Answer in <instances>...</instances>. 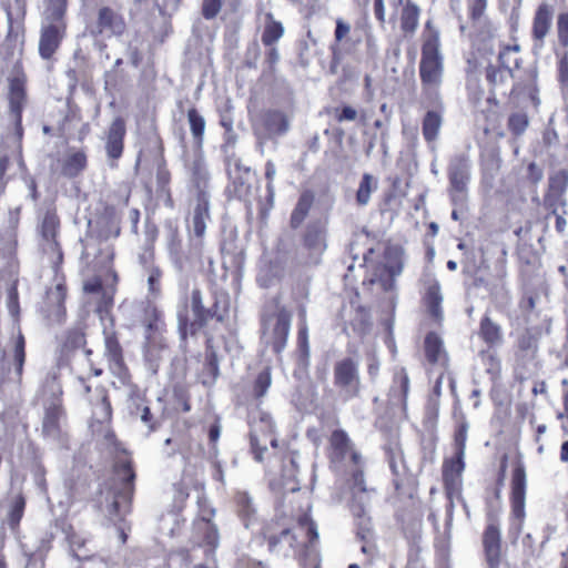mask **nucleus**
I'll return each mask as SVG.
<instances>
[{"label": "nucleus", "mask_w": 568, "mask_h": 568, "mask_svg": "<svg viewBox=\"0 0 568 568\" xmlns=\"http://www.w3.org/2000/svg\"><path fill=\"white\" fill-rule=\"evenodd\" d=\"M172 398L176 409L183 413L191 410V394L187 385L175 384L172 388Z\"/></svg>", "instance_id": "nucleus-45"}, {"label": "nucleus", "mask_w": 568, "mask_h": 568, "mask_svg": "<svg viewBox=\"0 0 568 568\" xmlns=\"http://www.w3.org/2000/svg\"><path fill=\"white\" fill-rule=\"evenodd\" d=\"M71 551L79 561H87L93 558V554L87 548V542L80 539L75 534L69 537Z\"/></svg>", "instance_id": "nucleus-52"}, {"label": "nucleus", "mask_w": 568, "mask_h": 568, "mask_svg": "<svg viewBox=\"0 0 568 568\" xmlns=\"http://www.w3.org/2000/svg\"><path fill=\"white\" fill-rule=\"evenodd\" d=\"M298 528L306 531L310 542L315 541L318 538L317 527L313 519L304 514L298 518Z\"/></svg>", "instance_id": "nucleus-61"}, {"label": "nucleus", "mask_w": 568, "mask_h": 568, "mask_svg": "<svg viewBox=\"0 0 568 568\" xmlns=\"http://www.w3.org/2000/svg\"><path fill=\"white\" fill-rule=\"evenodd\" d=\"M557 33L559 43L568 47V13H560L557 20Z\"/></svg>", "instance_id": "nucleus-63"}, {"label": "nucleus", "mask_w": 568, "mask_h": 568, "mask_svg": "<svg viewBox=\"0 0 568 568\" xmlns=\"http://www.w3.org/2000/svg\"><path fill=\"white\" fill-rule=\"evenodd\" d=\"M374 489L352 493L351 511L356 520L357 535L366 539L372 532V521L368 516Z\"/></svg>", "instance_id": "nucleus-17"}, {"label": "nucleus", "mask_w": 568, "mask_h": 568, "mask_svg": "<svg viewBox=\"0 0 568 568\" xmlns=\"http://www.w3.org/2000/svg\"><path fill=\"white\" fill-rule=\"evenodd\" d=\"M469 425L465 418L458 424L454 434V447L455 452H459V455L465 454L466 440Z\"/></svg>", "instance_id": "nucleus-56"}, {"label": "nucleus", "mask_w": 568, "mask_h": 568, "mask_svg": "<svg viewBox=\"0 0 568 568\" xmlns=\"http://www.w3.org/2000/svg\"><path fill=\"white\" fill-rule=\"evenodd\" d=\"M61 221L55 209H49L44 212L39 232L43 241L49 245L51 253V264L53 272L58 275L63 264L64 255L58 235L60 232Z\"/></svg>", "instance_id": "nucleus-12"}, {"label": "nucleus", "mask_w": 568, "mask_h": 568, "mask_svg": "<svg viewBox=\"0 0 568 568\" xmlns=\"http://www.w3.org/2000/svg\"><path fill=\"white\" fill-rule=\"evenodd\" d=\"M87 344V335L83 327H71L63 334L61 342V353L70 355L75 351L83 348Z\"/></svg>", "instance_id": "nucleus-32"}, {"label": "nucleus", "mask_w": 568, "mask_h": 568, "mask_svg": "<svg viewBox=\"0 0 568 568\" xmlns=\"http://www.w3.org/2000/svg\"><path fill=\"white\" fill-rule=\"evenodd\" d=\"M60 175L70 180L80 176L88 168V154L84 149H69L59 160Z\"/></svg>", "instance_id": "nucleus-22"}, {"label": "nucleus", "mask_w": 568, "mask_h": 568, "mask_svg": "<svg viewBox=\"0 0 568 568\" xmlns=\"http://www.w3.org/2000/svg\"><path fill=\"white\" fill-rule=\"evenodd\" d=\"M83 291L88 294L101 293V300L99 301L95 312L100 315L109 313L113 305V296L109 295L103 288V280L99 275H94L83 283Z\"/></svg>", "instance_id": "nucleus-29"}, {"label": "nucleus", "mask_w": 568, "mask_h": 568, "mask_svg": "<svg viewBox=\"0 0 568 568\" xmlns=\"http://www.w3.org/2000/svg\"><path fill=\"white\" fill-rule=\"evenodd\" d=\"M526 470L523 464H517L511 477V524L510 532L519 536L525 520Z\"/></svg>", "instance_id": "nucleus-13"}, {"label": "nucleus", "mask_w": 568, "mask_h": 568, "mask_svg": "<svg viewBox=\"0 0 568 568\" xmlns=\"http://www.w3.org/2000/svg\"><path fill=\"white\" fill-rule=\"evenodd\" d=\"M465 454L459 455V452H455L454 457L447 458L443 464V480L446 489H449L450 485L454 484L456 477L460 476L465 469L464 462Z\"/></svg>", "instance_id": "nucleus-36"}, {"label": "nucleus", "mask_w": 568, "mask_h": 568, "mask_svg": "<svg viewBox=\"0 0 568 568\" xmlns=\"http://www.w3.org/2000/svg\"><path fill=\"white\" fill-rule=\"evenodd\" d=\"M190 174L191 186L195 191V196H200L202 193L209 195L207 186L210 175L202 159L193 161Z\"/></svg>", "instance_id": "nucleus-31"}, {"label": "nucleus", "mask_w": 568, "mask_h": 568, "mask_svg": "<svg viewBox=\"0 0 568 568\" xmlns=\"http://www.w3.org/2000/svg\"><path fill=\"white\" fill-rule=\"evenodd\" d=\"M529 119L524 112H517L509 115L507 121L508 130L515 135L520 136L528 128Z\"/></svg>", "instance_id": "nucleus-51"}, {"label": "nucleus", "mask_w": 568, "mask_h": 568, "mask_svg": "<svg viewBox=\"0 0 568 568\" xmlns=\"http://www.w3.org/2000/svg\"><path fill=\"white\" fill-rule=\"evenodd\" d=\"M54 278L55 285L45 291L41 313L50 324H62L67 317L68 286L62 270L58 275L54 273Z\"/></svg>", "instance_id": "nucleus-11"}, {"label": "nucleus", "mask_w": 568, "mask_h": 568, "mask_svg": "<svg viewBox=\"0 0 568 568\" xmlns=\"http://www.w3.org/2000/svg\"><path fill=\"white\" fill-rule=\"evenodd\" d=\"M272 367L271 365H265L262 371L257 374V376L254 379V396L256 398L263 397L268 387L272 384V375H271Z\"/></svg>", "instance_id": "nucleus-49"}, {"label": "nucleus", "mask_w": 568, "mask_h": 568, "mask_svg": "<svg viewBox=\"0 0 568 568\" xmlns=\"http://www.w3.org/2000/svg\"><path fill=\"white\" fill-rule=\"evenodd\" d=\"M539 336L526 328L518 336L514 345V373L519 382L535 376L539 369L538 362Z\"/></svg>", "instance_id": "nucleus-5"}, {"label": "nucleus", "mask_w": 568, "mask_h": 568, "mask_svg": "<svg viewBox=\"0 0 568 568\" xmlns=\"http://www.w3.org/2000/svg\"><path fill=\"white\" fill-rule=\"evenodd\" d=\"M566 194L546 190L542 199V206L545 209L566 207Z\"/></svg>", "instance_id": "nucleus-59"}, {"label": "nucleus", "mask_w": 568, "mask_h": 568, "mask_svg": "<svg viewBox=\"0 0 568 568\" xmlns=\"http://www.w3.org/2000/svg\"><path fill=\"white\" fill-rule=\"evenodd\" d=\"M168 331H160L159 333H148L145 335V346L149 352H161L169 347L168 338L165 333Z\"/></svg>", "instance_id": "nucleus-53"}, {"label": "nucleus", "mask_w": 568, "mask_h": 568, "mask_svg": "<svg viewBox=\"0 0 568 568\" xmlns=\"http://www.w3.org/2000/svg\"><path fill=\"white\" fill-rule=\"evenodd\" d=\"M26 356V338L23 334L19 332L13 347L14 382L18 385H21L22 383Z\"/></svg>", "instance_id": "nucleus-38"}, {"label": "nucleus", "mask_w": 568, "mask_h": 568, "mask_svg": "<svg viewBox=\"0 0 568 568\" xmlns=\"http://www.w3.org/2000/svg\"><path fill=\"white\" fill-rule=\"evenodd\" d=\"M191 308L193 320H180V329L185 338L186 329L190 335L195 336L199 333L211 334L219 333L225 325L231 313V298L227 293L215 291L213 293V303L206 307L203 302L200 288H193L191 293Z\"/></svg>", "instance_id": "nucleus-1"}, {"label": "nucleus", "mask_w": 568, "mask_h": 568, "mask_svg": "<svg viewBox=\"0 0 568 568\" xmlns=\"http://www.w3.org/2000/svg\"><path fill=\"white\" fill-rule=\"evenodd\" d=\"M26 505H27L26 497L23 496L22 493H19L18 495H16L10 501L6 521H7L9 529L14 534L19 532L20 523L23 518L24 510H26Z\"/></svg>", "instance_id": "nucleus-34"}, {"label": "nucleus", "mask_w": 568, "mask_h": 568, "mask_svg": "<svg viewBox=\"0 0 568 568\" xmlns=\"http://www.w3.org/2000/svg\"><path fill=\"white\" fill-rule=\"evenodd\" d=\"M47 22L41 27L39 39V54L43 60H50L59 50L67 36L68 23L65 18L45 17Z\"/></svg>", "instance_id": "nucleus-14"}, {"label": "nucleus", "mask_w": 568, "mask_h": 568, "mask_svg": "<svg viewBox=\"0 0 568 568\" xmlns=\"http://www.w3.org/2000/svg\"><path fill=\"white\" fill-rule=\"evenodd\" d=\"M148 292L152 298H158L162 294L163 271L161 267H153L148 271Z\"/></svg>", "instance_id": "nucleus-50"}, {"label": "nucleus", "mask_w": 568, "mask_h": 568, "mask_svg": "<svg viewBox=\"0 0 568 568\" xmlns=\"http://www.w3.org/2000/svg\"><path fill=\"white\" fill-rule=\"evenodd\" d=\"M477 334L488 348L498 347L504 343L501 326L488 313L481 317Z\"/></svg>", "instance_id": "nucleus-25"}, {"label": "nucleus", "mask_w": 568, "mask_h": 568, "mask_svg": "<svg viewBox=\"0 0 568 568\" xmlns=\"http://www.w3.org/2000/svg\"><path fill=\"white\" fill-rule=\"evenodd\" d=\"M202 513V520L204 523L202 546L206 547L205 552L207 555H213L219 545V531L216 526L211 521L214 516V509L203 510Z\"/></svg>", "instance_id": "nucleus-33"}, {"label": "nucleus", "mask_w": 568, "mask_h": 568, "mask_svg": "<svg viewBox=\"0 0 568 568\" xmlns=\"http://www.w3.org/2000/svg\"><path fill=\"white\" fill-rule=\"evenodd\" d=\"M263 125L270 134H283L288 130V122L283 113L268 111L262 116Z\"/></svg>", "instance_id": "nucleus-41"}, {"label": "nucleus", "mask_w": 568, "mask_h": 568, "mask_svg": "<svg viewBox=\"0 0 568 568\" xmlns=\"http://www.w3.org/2000/svg\"><path fill=\"white\" fill-rule=\"evenodd\" d=\"M296 535L290 528L283 529L280 535L270 536L268 550L277 556L290 557L296 554Z\"/></svg>", "instance_id": "nucleus-26"}, {"label": "nucleus", "mask_w": 568, "mask_h": 568, "mask_svg": "<svg viewBox=\"0 0 568 568\" xmlns=\"http://www.w3.org/2000/svg\"><path fill=\"white\" fill-rule=\"evenodd\" d=\"M419 8L414 2L408 1L402 10L400 28L406 33H413L418 27Z\"/></svg>", "instance_id": "nucleus-42"}, {"label": "nucleus", "mask_w": 568, "mask_h": 568, "mask_svg": "<svg viewBox=\"0 0 568 568\" xmlns=\"http://www.w3.org/2000/svg\"><path fill=\"white\" fill-rule=\"evenodd\" d=\"M547 190L566 194L568 190V169L551 171L548 175Z\"/></svg>", "instance_id": "nucleus-44"}, {"label": "nucleus", "mask_w": 568, "mask_h": 568, "mask_svg": "<svg viewBox=\"0 0 568 568\" xmlns=\"http://www.w3.org/2000/svg\"><path fill=\"white\" fill-rule=\"evenodd\" d=\"M121 456L114 462L112 466L113 474L121 480L122 488L116 494V497H122L124 500L131 501L134 494L135 471L133 468L132 458L126 449H122Z\"/></svg>", "instance_id": "nucleus-19"}, {"label": "nucleus", "mask_w": 568, "mask_h": 568, "mask_svg": "<svg viewBox=\"0 0 568 568\" xmlns=\"http://www.w3.org/2000/svg\"><path fill=\"white\" fill-rule=\"evenodd\" d=\"M217 333L204 334L205 336V358L202 369L199 374L201 383L211 386L219 377V359L214 351V338Z\"/></svg>", "instance_id": "nucleus-23"}, {"label": "nucleus", "mask_w": 568, "mask_h": 568, "mask_svg": "<svg viewBox=\"0 0 568 568\" xmlns=\"http://www.w3.org/2000/svg\"><path fill=\"white\" fill-rule=\"evenodd\" d=\"M304 245L311 255L318 257L326 250V226L322 221H314L307 224L304 234ZM317 263V258H315Z\"/></svg>", "instance_id": "nucleus-24"}, {"label": "nucleus", "mask_w": 568, "mask_h": 568, "mask_svg": "<svg viewBox=\"0 0 568 568\" xmlns=\"http://www.w3.org/2000/svg\"><path fill=\"white\" fill-rule=\"evenodd\" d=\"M358 367V362L352 357L342 358L334 364V386L344 402L359 395L361 377Z\"/></svg>", "instance_id": "nucleus-10"}, {"label": "nucleus", "mask_w": 568, "mask_h": 568, "mask_svg": "<svg viewBox=\"0 0 568 568\" xmlns=\"http://www.w3.org/2000/svg\"><path fill=\"white\" fill-rule=\"evenodd\" d=\"M314 203V193L310 190L302 192L297 203L291 214L290 224L292 229H297L302 225Z\"/></svg>", "instance_id": "nucleus-35"}, {"label": "nucleus", "mask_w": 568, "mask_h": 568, "mask_svg": "<svg viewBox=\"0 0 568 568\" xmlns=\"http://www.w3.org/2000/svg\"><path fill=\"white\" fill-rule=\"evenodd\" d=\"M217 112L220 118V125L223 129H230V125H234L233 105L229 99L225 100L221 106H219Z\"/></svg>", "instance_id": "nucleus-60"}, {"label": "nucleus", "mask_w": 568, "mask_h": 568, "mask_svg": "<svg viewBox=\"0 0 568 568\" xmlns=\"http://www.w3.org/2000/svg\"><path fill=\"white\" fill-rule=\"evenodd\" d=\"M396 519L402 525V530L407 539L415 542L420 537L422 519L413 514L397 511Z\"/></svg>", "instance_id": "nucleus-37"}, {"label": "nucleus", "mask_w": 568, "mask_h": 568, "mask_svg": "<svg viewBox=\"0 0 568 568\" xmlns=\"http://www.w3.org/2000/svg\"><path fill=\"white\" fill-rule=\"evenodd\" d=\"M488 525L483 534V545L486 560L490 568H496L500 564V529L496 518L488 516Z\"/></svg>", "instance_id": "nucleus-21"}, {"label": "nucleus", "mask_w": 568, "mask_h": 568, "mask_svg": "<svg viewBox=\"0 0 568 568\" xmlns=\"http://www.w3.org/2000/svg\"><path fill=\"white\" fill-rule=\"evenodd\" d=\"M142 325L144 327V336L148 333L168 331L163 312L151 302L143 307Z\"/></svg>", "instance_id": "nucleus-30"}, {"label": "nucleus", "mask_w": 568, "mask_h": 568, "mask_svg": "<svg viewBox=\"0 0 568 568\" xmlns=\"http://www.w3.org/2000/svg\"><path fill=\"white\" fill-rule=\"evenodd\" d=\"M507 77H509V73L501 65L500 68H497L494 64H488L486 67V79L493 87L504 83Z\"/></svg>", "instance_id": "nucleus-57"}, {"label": "nucleus", "mask_w": 568, "mask_h": 568, "mask_svg": "<svg viewBox=\"0 0 568 568\" xmlns=\"http://www.w3.org/2000/svg\"><path fill=\"white\" fill-rule=\"evenodd\" d=\"M77 381L82 387V395L91 406V425L110 424L112 420L113 410L106 387L102 384H99L93 389L92 385L89 383V379L83 376H78Z\"/></svg>", "instance_id": "nucleus-9"}, {"label": "nucleus", "mask_w": 568, "mask_h": 568, "mask_svg": "<svg viewBox=\"0 0 568 568\" xmlns=\"http://www.w3.org/2000/svg\"><path fill=\"white\" fill-rule=\"evenodd\" d=\"M373 176L369 173H365L359 182L358 190L356 192V202L359 205H366L369 202L371 193L373 190Z\"/></svg>", "instance_id": "nucleus-54"}, {"label": "nucleus", "mask_w": 568, "mask_h": 568, "mask_svg": "<svg viewBox=\"0 0 568 568\" xmlns=\"http://www.w3.org/2000/svg\"><path fill=\"white\" fill-rule=\"evenodd\" d=\"M125 134V121L122 116H116L110 124L105 139V153L112 168L118 166V161L123 155Z\"/></svg>", "instance_id": "nucleus-18"}, {"label": "nucleus", "mask_w": 568, "mask_h": 568, "mask_svg": "<svg viewBox=\"0 0 568 568\" xmlns=\"http://www.w3.org/2000/svg\"><path fill=\"white\" fill-rule=\"evenodd\" d=\"M422 282L425 286V294L423 302L427 308L428 314L436 321L443 320V294L440 291V284L434 274H424Z\"/></svg>", "instance_id": "nucleus-20"}, {"label": "nucleus", "mask_w": 568, "mask_h": 568, "mask_svg": "<svg viewBox=\"0 0 568 568\" xmlns=\"http://www.w3.org/2000/svg\"><path fill=\"white\" fill-rule=\"evenodd\" d=\"M425 356L430 364L439 361L443 351V341L435 332H428L424 341Z\"/></svg>", "instance_id": "nucleus-43"}, {"label": "nucleus", "mask_w": 568, "mask_h": 568, "mask_svg": "<svg viewBox=\"0 0 568 568\" xmlns=\"http://www.w3.org/2000/svg\"><path fill=\"white\" fill-rule=\"evenodd\" d=\"M292 314L281 305L280 296L271 298L261 315V341L280 355L287 343L291 328Z\"/></svg>", "instance_id": "nucleus-3"}, {"label": "nucleus", "mask_w": 568, "mask_h": 568, "mask_svg": "<svg viewBox=\"0 0 568 568\" xmlns=\"http://www.w3.org/2000/svg\"><path fill=\"white\" fill-rule=\"evenodd\" d=\"M267 18L270 19V22L265 26L262 33V42L264 45L271 47L282 38L284 28L281 22L272 20L271 13L267 14Z\"/></svg>", "instance_id": "nucleus-47"}, {"label": "nucleus", "mask_w": 568, "mask_h": 568, "mask_svg": "<svg viewBox=\"0 0 568 568\" xmlns=\"http://www.w3.org/2000/svg\"><path fill=\"white\" fill-rule=\"evenodd\" d=\"M62 396V386L60 384H53L50 402L44 406V415L42 419V434L44 436L58 437L61 434V420L67 418Z\"/></svg>", "instance_id": "nucleus-15"}, {"label": "nucleus", "mask_w": 568, "mask_h": 568, "mask_svg": "<svg viewBox=\"0 0 568 568\" xmlns=\"http://www.w3.org/2000/svg\"><path fill=\"white\" fill-rule=\"evenodd\" d=\"M126 29V21L121 12L110 6H102L98 9L97 20L90 33L94 37H122Z\"/></svg>", "instance_id": "nucleus-16"}, {"label": "nucleus", "mask_w": 568, "mask_h": 568, "mask_svg": "<svg viewBox=\"0 0 568 568\" xmlns=\"http://www.w3.org/2000/svg\"><path fill=\"white\" fill-rule=\"evenodd\" d=\"M525 179L531 185L537 186L544 179V169L536 162L528 163Z\"/></svg>", "instance_id": "nucleus-62"}, {"label": "nucleus", "mask_w": 568, "mask_h": 568, "mask_svg": "<svg viewBox=\"0 0 568 568\" xmlns=\"http://www.w3.org/2000/svg\"><path fill=\"white\" fill-rule=\"evenodd\" d=\"M419 77L423 94L433 101L438 99V88L444 72V57L440 52V32L429 19L422 34Z\"/></svg>", "instance_id": "nucleus-2"}, {"label": "nucleus", "mask_w": 568, "mask_h": 568, "mask_svg": "<svg viewBox=\"0 0 568 568\" xmlns=\"http://www.w3.org/2000/svg\"><path fill=\"white\" fill-rule=\"evenodd\" d=\"M210 220V195L195 196L192 224L195 236L202 237L206 230V221Z\"/></svg>", "instance_id": "nucleus-27"}, {"label": "nucleus", "mask_w": 568, "mask_h": 568, "mask_svg": "<svg viewBox=\"0 0 568 568\" xmlns=\"http://www.w3.org/2000/svg\"><path fill=\"white\" fill-rule=\"evenodd\" d=\"M448 185L447 194L453 206H466L471 181V160L468 153L459 152L452 155L446 168Z\"/></svg>", "instance_id": "nucleus-4"}, {"label": "nucleus", "mask_w": 568, "mask_h": 568, "mask_svg": "<svg viewBox=\"0 0 568 568\" xmlns=\"http://www.w3.org/2000/svg\"><path fill=\"white\" fill-rule=\"evenodd\" d=\"M28 77L21 61H17L8 77V111L17 129L22 130V114L28 104Z\"/></svg>", "instance_id": "nucleus-8"}, {"label": "nucleus", "mask_w": 568, "mask_h": 568, "mask_svg": "<svg viewBox=\"0 0 568 568\" xmlns=\"http://www.w3.org/2000/svg\"><path fill=\"white\" fill-rule=\"evenodd\" d=\"M187 122L195 145L201 148L204 141L205 120L195 106L187 110Z\"/></svg>", "instance_id": "nucleus-39"}, {"label": "nucleus", "mask_w": 568, "mask_h": 568, "mask_svg": "<svg viewBox=\"0 0 568 568\" xmlns=\"http://www.w3.org/2000/svg\"><path fill=\"white\" fill-rule=\"evenodd\" d=\"M442 115L434 110L427 111L422 123L423 135L427 142H434L442 126Z\"/></svg>", "instance_id": "nucleus-40"}, {"label": "nucleus", "mask_w": 568, "mask_h": 568, "mask_svg": "<svg viewBox=\"0 0 568 568\" xmlns=\"http://www.w3.org/2000/svg\"><path fill=\"white\" fill-rule=\"evenodd\" d=\"M283 275V267L277 264L271 262L268 265L261 267L256 282L261 287H268L274 280L280 278Z\"/></svg>", "instance_id": "nucleus-46"}, {"label": "nucleus", "mask_w": 568, "mask_h": 568, "mask_svg": "<svg viewBox=\"0 0 568 568\" xmlns=\"http://www.w3.org/2000/svg\"><path fill=\"white\" fill-rule=\"evenodd\" d=\"M104 357L111 374L129 388H138L124 359V351L120 343V336L114 327L113 320L110 326L103 328Z\"/></svg>", "instance_id": "nucleus-7"}, {"label": "nucleus", "mask_w": 568, "mask_h": 568, "mask_svg": "<svg viewBox=\"0 0 568 568\" xmlns=\"http://www.w3.org/2000/svg\"><path fill=\"white\" fill-rule=\"evenodd\" d=\"M351 325L358 335L366 334L372 325L369 311L364 306H357Z\"/></svg>", "instance_id": "nucleus-48"}, {"label": "nucleus", "mask_w": 568, "mask_h": 568, "mask_svg": "<svg viewBox=\"0 0 568 568\" xmlns=\"http://www.w3.org/2000/svg\"><path fill=\"white\" fill-rule=\"evenodd\" d=\"M519 49H520V47L518 44L507 45L498 54V62H499V64L507 70V72L509 73L510 78L515 77L514 69H519L520 68V59L516 58L514 60V68H513L507 62V57H510V54L513 52H518Z\"/></svg>", "instance_id": "nucleus-55"}, {"label": "nucleus", "mask_w": 568, "mask_h": 568, "mask_svg": "<svg viewBox=\"0 0 568 568\" xmlns=\"http://www.w3.org/2000/svg\"><path fill=\"white\" fill-rule=\"evenodd\" d=\"M139 264L144 268L145 272L153 267H160L155 264V250L153 245H145L138 255Z\"/></svg>", "instance_id": "nucleus-58"}, {"label": "nucleus", "mask_w": 568, "mask_h": 568, "mask_svg": "<svg viewBox=\"0 0 568 568\" xmlns=\"http://www.w3.org/2000/svg\"><path fill=\"white\" fill-rule=\"evenodd\" d=\"M558 81L562 88H568V50L559 58Z\"/></svg>", "instance_id": "nucleus-64"}, {"label": "nucleus", "mask_w": 568, "mask_h": 568, "mask_svg": "<svg viewBox=\"0 0 568 568\" xmlns=\"http://www.w3.org/2000/svg\"><path fill=\"white\" fill-rule=\"evenodd\" d=\"M234 125H230V129H224V143L222 145L226 156V170L230 179L227 185V192L231 196L239 200L246 199L248 195V169L241 164L240 159L230 150L233 149L237 141V135L234 131Z\"/></svg>", "instance_id": "nucleus-6"}, {"label": "nucleus", "mask_w": 568, "mask_h": 568, "mask_svg": "<svg viewBox=\"0 0 568 568\" xmlns=\"http://www.w3.org/2000/svg\"><path fill=\"white\" fill-rule=\"evenodd\" d=\"M554 16V9L547 4L541 3L536 10L532 23V37L535 40L542 41L550 30Z\"/></svg>", "instance_id": "nucleus-28"}]
</instances>
